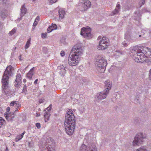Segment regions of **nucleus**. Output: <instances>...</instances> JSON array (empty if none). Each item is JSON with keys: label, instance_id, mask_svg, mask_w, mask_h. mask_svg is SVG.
<instances>
[{"label": "nucleus", "instance_id": "1", "mask_svg": "<svg viewBox=\"0 0 151 151\" xmlns=\"http://www.w3.org/2000/svg\"><path fill=\"white\" fill-rule=\"evenodd\" d=\"M131 52L135 62L151 64V50L150 48L143 46L137 47L136 50H132Z\"/></svg>", "mask_w": 151, "mask_h": 151}, {"label": "nucleus", "instance_id": "2", "mask_svg": "<svg viewBox=\"0 0 151 151\" xmlns=\"http://www.w3.org/2000/svg\"><path fill=\"white\" fill-rule=\"evenodd\" d=\"M83 52V50L81 46L76 45L73 47L68 58L69 65L75 66L77 65Z\"/></svg>", "mask_w": 151, "mask_h": 151}, {"label": "nucleus", "instance_id": "3", "mask_svg": "<svg viewBox=\"0 0 151 151\" xmlns=\"http://www.w3.org/2000/svg\"><path fill=\"white\" fill-rule=\"evenodd\" d=\"M12 66L11 65L8 66L4 72L2 78V83L3 90L6 94H8L9 92L8 81L9 77L12 76Z\"/></svg>", "mask_w": 151, "mask_h": 151}, {"label": "nucleus", "instance_id": "4", "mask_svg": "<svg viewBox=\"0 0 151 151\" xmlns=\"http://www.w3.org/2000/svg\"><path fill=\"white\" fill-rule=\"evenodd\" d=\"M95 62L97 71L100 73H104L107 65V61L105 56L102 54L96 55Z\"/></svg>", "mask_w": 151, "mask_h": 151}, {"label": "nucleus", "instance_id": "5", "mask_svg": "<svg viewBox=\"0 0 151 151\" xmlns=\"http://www.w3.org/2000/svg\"><path fill=\"white\" fill-rule=\"evenodd\" d=\"M75 121L65 122V126L66 133L71 135L73 133L75 127Z\"/></svg>", "mask_w": 151, "mask_h": 151}, {"label": "nucleus", "instance_id": "6", "mask_svg": "<svg viewBox=\"0 0 151 151\" xmlns=\"http://www.w3.org/2000/svg\"><path fill=\"white\" fill-rule=\"evenodd\" d=\"M46 142V145H45V147H42V151H55V143L52 139L49 137L47 139Z\"/></svg>", "mask_w": 151, "mask_h": 151}, {"label": "nucleus", "instance_id": "7", "mask_svg": "<svg viewBox=\"0 0 151 151\" xmlns=\"http://www.w3.org/2000/svg\"><path fill=\"white\" fill-rule=\"evenodd\" d=\"M146 137V135L142 133L139 132L137 134L134 138L132 142L133 146H139L143 142V140Z\"/></svg>", "mask_w": 151, "mask_h": 151}, {"label": "nucleus", "instance_id": "8", "mask_svg": "<svg viewBox=\"0 0 151 151\" xmlns=\"http://www.w3.org/2000/svg\"><path fill=\"white\" fill-rule=\"evenodd\" d=\"M80 34L83 37L90 39L92 37L91 29L89 27H83L81 29Z\"/></svg>", "mask_w": 151, "mask_h": 151}, {"label": "nucleus", "instance_id": "9", "mask_svg": "<svg viewBox=\"0 0 151 151\" xmlns=\"http://www.w3.org/2000/svg\"><path fill=\"white\" fill-rule=\"evenodd\" d=\"M108 38L103 36L99 42V45L97 46V49L99 50H104L107 47L108 45Z\"/></svg>", "mask_w": 151, "mask_h": 151}, {"label": "nucleus", "instance_id": "10", "mask_svg": "<svg viewBox=\"0 0 151 151\" xmlns=\"http://www.w3.org/2000/svg\"><path fill=\"white\" fill-rule=\"evenodd\" d=\"M75 121V117L73 111L71 109H68L66 114L65 122Z\"/></svg>", "mask_w": 151, "mask_h": 151}, {"label": "nucleus", "instance_id": "11", "mask_svg": "<svg viewBox=\"0 0 151 151\" xmlns=\"http://www.w3.org/2000/svg\"><path fill=\"white\" fill-rule=\"evenodd\" d=\"M80 151H97L96 146L94 145H89L88 147L83 144L80 148Z\"/></svg>", "mask_w": 151, "mask_h": 151}, {"label": "nucleus", "instance_id": "12", "mask_svg": "<svg viewBox=\"0 0 151 151\" xmlns=\"http://www.w3.org/2000/svg\"><path fill=\"white\" fill-rule=\"evenodd\" d=\"M52 105H50V106L46 109L44 111V117L45 122H47L49 119L50 116V111L51 109Z\"/></svg>", "mask_w": 151, "mask_h": 151}, {"label": "nucleus", "instance_id": "13", "mask_svg": "<svg viewBox=\"0 0 151 151\" xmlns=\"http://www.w3.org/2000/svg\"><path fill=\"white\" fill-rule=\"evenodd\" d=\"M91 6V2L88 0L84 1L81 4V11H84L90 7Z\"/></svg>", "mask_w": 151, "mask_h": 151}, {"label": "nucleus", "instance_id": "14", "mask_svg": "<svg viewBox=\"0 0 151 151\" xmlns=\"http://www.w3.org/2000/svg\"><path fill=\"white\" fill-rule=\"evenodd\" d=\"M125 38L127 41H124L122 42V45L124 47L127 46L129 44V42H132L133 41V40H132V37L129 34H127V33L125 34Z\"/></svg>", "mask_w": 151, "mask_h": 151}, {"label": "nucleus", "instance_id": "15", "mask_svg": "<svg viewBox=\"0 0 151 151\" xmlns=\"http://www.w3.org/2000/svg\"><path fill=\"white\" fill-rule=\"evenodd\" d=\"M108 93L105 90L98 93L96 96L97 98L100 100L106 98Z\"/></svg>", "mask_w": 151, "mask_h": 151}, {"label": "nucleus", "instance_id": "16", "mask_svg": "<svg viewBox=\"0 0 151 151\" xmlns=\"http://www.w3.org/2000/svg\"><path fill=\"white\" fill-rule=\"evenodd\" d=\"M105 89L104 90L109 93V90L112 86V83L109 80H107L105 82Z\"/></svg>", "mask_w": 151, "mask_h": 151}, {"label": "nucleus", "instance_id": "17", "mask_svg": "<svg viewBox=\"0 0 151 151\" xmlns=\"http://www.w3.org/2000/svg\"><path fill=\"white\" fill-rule=\"evenodd\" d=\"M10 106H14L16 107L15 111H18V109H20L21 106L19 102L17 101H13L11 102L10 104Z\"/></svg>", "mask_w": 151, "mask_h": 151}, {"label": "nucleus", "instance_id": "18", "mask_svg": "<svg viewBox=\"0 0 151 151\" xmlns=\"http://www.w3.org/2000/svg\"><path fill=\"white\" fill-rule=\"evenodd\" d=\"M21 76L20 74H17L16 76V78L15 82V86L16 87L20 86L21 83Z\"/></svg>", "mask_w": 151, "mask_h": 151}, {"label": "nucleus", "instance_id": "19", "mask_svg": "<svg viewBox=\"0 0 151 151\" xmlns=\"http://www.w3.org/2000/svg\"><path fill=\"white\" fill-rule=\"evenodd\" d=\"M59 18L60 19H63L65 15V11L62 9H60L58 11Z\"/></svg>", "mask_w": 151, "mask_h": 151}, {"label": "nucleus", "instance_id": "20", "mask_svg": "<svg viewBox=\"0 0 151 151\" xmlns=\"http://www.w3.org/2000/svg\"><path fill=\"white\" fill-rule=\"evenodd\" d=\"M4 116L6 119L8 121L12 120L14 117V114H11L10 113H7V112L4 113Z\"/></svg>", "mask_w": 151, "mask_h": 151}, {"label": "nucleus", "instance_id": "21", "mask_svg": "<svg viewBox=\"0 0 151 151\" xmlns=\"http://www.w3.org/2000/svg\"><path fill=\"white\" fill-rule=\"evenodd\" d=\"M57 26L55 24H52L51 26H49L47 29V31L48 33L51 32L52 30L56 29Z\"/></svg>", "mask_w": 151, "mask_h": 151}, {"label": "nucleus", "instance_id": "22", "mask_svg": "<svg viewBox=\"0 0 151 151\" xmlns=\"http://www.w3.org/2000/svg\"><path fill=\"white\" fill-rule=\"evenodd\" d=\"M58 69L60 70L59 73L62 75H64L66 73L65 67L63 65H61L58 67Z\"/></svg>", "mask_w": 151, "mask_h": 151}, {"label": "nucleus", "instance_id": "23", "mask_svg": "<svg viewBox=\"0 0 151 151\" xmlns=\"http://www.w3.org/2000/svg\"><path fill=\"white\" fill-rule=\"evenodd\" d=\"M25 133V132L24 131L22 134H19L17 135L16 137L15 141L17 142L21 139L23 137V135Z\"/></svg>", "mask_w": 151, "mask_h": 151}, {"label": "nucleus", "instance_id": "24", "mask_svg": "<svg viewBox=\"0 0 151 151\" xmlns=\"http://www.w3.org/2000/svg\"><path fill=\"white\" fill-rule=\"evenodd\" d=\"M34 68H32L31 69L29 72L27 74V77L29 79L31 80L32 78V77L34 74L33 73V69Z\"/></svg>", "mask_w": 151, "mask_h": 151}, {"label": "nucleus", "instance_id": "25", "mask_svg": "<svg viewBox=\"0 0 151 151\" xmlns=\"http://www.w3.org/2000/svg\"><path fill=\"white\" fill-rule=\"evenodd\" d=\"M120 6V5L118 4H117L115 9L114 11L113 12L112 14H111V15H114L119 11Z\"/></svg>", "mask_w": 151, "mask_h": 151}, {"label": "nucleus", "instance_id": "26", "mask_svg": "<svg viewBox=\"0 0 151 151\" xmlns=\"http://www.w3.org/2000/svg\"><path fill=\"white\" fill-rule=\"evenodd\" d=\"M27 9L24 7V6H22L21 9V16H23L26 13Z\"/></svg>", "mask_w": 151, "mask_h": 151}, {"label": "nucleus", "instance_id": "27", "mask_svg": "<svg viewBox=\"0 0 151 151\" xmlns=\"http://www.w3.org/2000/svg\"><path fill=\"white\" fill-rule=\"evenodd\" d=\"M31 39V38H29L27 41L24 46V49L25 50L27 49L29 47L30 44Z\"/></svg>", "mask_w": 151, "mask_h": 151}, {"label": "nucleus", "instance_id": "28", "mask_svg": "<svg viewBox=\"0 0 151 151\" xmlns=\"http://www.w3.org/2000/svg\"><path fill=\"white\" fill-rule=\"evenodd\" d=\"M5 123V120L2 117H0V127L4 125Z\"/></svg>", "mask_w": 151, "mask_h": 151}, {"label": "nucleus", "instance_id": "29", "mask_svg": "<svg viewBox=\"0 0 151 151\" xmlns=\"http://www.w3.org/2000/svg\"><path fill=\"white\" fill-rule=\"evenodd\" d=\"M136 151H147V150L145 147L142 146L136 150Z\"/></svg>", "mask_w": 151, "mask_h": 151}, {"label": "nucleus", "instance_id": "30", "mask_svg": "<svg viewBox=\"0 0 151 151\" xmlns=\"http://www.w3.org/2000/svg\"><path fill=\"white\" fill-rule=\"evenodd\" d=\"M17 30V28H15L13 29L12 31H11L9 33V34L11 35H13L14 33H15L16 32Z\"/></svg>", "mask_w": 151, "mask_h": 151}, {"label": "nucleus", "instance_id": "31", "mask_svg": "<svg viewBox=\"0 0 151 151\" xmlns=\"http://www.w3.org/2000/svg\"><path fill=\"white\" fill-rule=\"evenodd\" d=\"M145 1L144 0H142L141 1L139 2V4L140 7L143 4H144Z\"/></svg>", "mask_w": 151, "mask_h": 151}, {"label": "nucleus", "instance_id": "32", "mask_svg": "<svg viewBox=\"0 0 151 151\" xmlns=\"http://www.w3.org/2000/svg\"><path fill=\"white\" fill-rule=\"evenodd\" d=\"M57 0H48V1L51 4H53L56 2Z\"/></svg>", "mask_w": 151, "mask_h": 151}, {"label": "nucleus", "instance_id": "33", "mask_svg": "<svg viewBox=\"0 0 151 151\" xmlns=\"http://www.w3.org/2000/svg\"><path fill=\"white\" fill-rule=\"evenodd\" d=\"M61 56L62 57H63L65 55V53L63 51H62L60 53Z\"/></svg>", "mask_w": 151, "mask_h": 151}, {"label": "nucleus", "instance_id": "34", "mask_svg": "<svg viewBox=\"0 0 151 151\" xmlns=\"http://www.w3.org/2000/svg\"><path fill=\"white\" fill-rule=\"evenodd\" d=\"M47 33H42L41 34L42 37V38H44L47 36Z\"/></svg>", "mask_w": 151, "mask_h": 151}, {"label": "nucleus", "instance_id": "35", "mask_svg": "<svg viewBox=\"0 0 151 151\" xmlns=\"http://www.w3.org/2000/svg\"><path fill=\"white\" fill-rule=\"evenodd\" d=\"M36 126L38 129H40L41 127L40 124V123H37L36 124Z\"/></svg>", "mask_w": 151, "mask_h": 151}, {"label": "nucleus", "instance_id": "36", "mask_svg": "<svg viewBox=\"0 0 151 151\" xmlns=\"http://www.w3.org/2000/svg\"><path fill=\"white\" fill-rule=\"evenodd\" d=\"M40 19V17L38 16H37L36 18L35 21H36V22H37L39 21Z\"/></svg>", "mask_w": 151, "mask_h": 151}, {"label": "nucleus", "instance_id": "37", "mask_svg": "<svg viewBox=\"0 0 151 151\" xmlns=\"http://www.w3.org/2000/svg\"><path fill=\"white\" fill-rule=\"evenodd\" d=\"M4 13V14H3V13H2L1 14V16L2 18H4L6 16V14H5L4 13Z\"/></svg>", "mask_w": 151, "mask_h": 151}, {"label": "nucleus", "instance_id": "38", "mask_svg": "<svg viewBox=\"0 0 151 151\" xmlns=\"http://www.w3.org/2000/svg\"><path fill=\"white\" fill-rule=\"evenodd\" d=\"M38 22H36V21H35L33 23V26H36Z\"/></svg>", "mask_w": 151, "mask_h": 151}, {"label": "nucleus", "instance_id": "39", "mask_svg": "<svg viewBox=\"0 0 151 151\" xmlns=\"http://www.w3.org/2000/svg\"><path fill=\"white\" fill-rule=\"evenodd\" d=\"M10 110V108L9 107H8L6 109V111L7 112H8L7 113H9V111Z\"/></svg>", "mask_w": 151, "mask_h": 151}, {"label": "nucleus", "instance_id": "40", "mask_svg": "<svg viewBox=\"0 0 151 151\" xmlns=\"http://www.w3.org/2000/svg\"><path fill=\"white\" fill-rule=\"evenodd\" d=\"M38 79H37L34 82V83L36 85L37 83V81H38Z\"/></svg>", "mask_w": 151, "mask_h": 151}, {"label": "nucleus", "instance_id": "41", "mask_svg": "<svg viewBox=\"0 0 151 151\" xmlns=\"http://www.w3.org/2000/svg\"><path fill=\"white\" fill-rule=\"evenodd\" d=\"M22 16H21V17L19 18H18L17 19V21H20V20H21L22 19Z\"/></svg>", "mask_w": 151, "mask_h": 151}, {"label": "nucleus", "instance_id": "42", "mask_svg": "<svg viewBox=\"0 0 151 151\" xmlns=\"http://www.w3.org/2000/svg\"><path fill=\"white\" fill-rule=\"evenodd\" d=\"M61 42L62 43H63V44H64L65 43V40H64V39H63H63L61 40Z\"/></svg>", "mask_w": 151, "mask_h": 151}, {"label": "nucleus", "instance_id": "43", "mask_svg": "<svg viewBox=\"0 0 151 151\" xmlns=\"http://www.w3.org/2000/svg\"><path fill=\"white\" fill-rule=\"evenodd\" d=\"M143 11V12H148V11L146 9H144Z\"/></svg>", "mask_w": 151, "mask_h": 151}, {"label": "nucleus", "instance_id": "44", "mask_svg": "<svg viewBox=\"0 0 151 151\" xmlns=\"http://www.w3.org/2000/svg\"><path fill=\"white\" fill-rule=\"evenodd\" d=\"M149 76H150L151 77V69H150V70Z\"/></svg>", "mask_w": 151, "mask_h": 151}, {"label": "nucleus", "instance_id": "45", "mask_svg": "<svg viewBox=\"0 0 151 151\" xmlns=\"http://www.w3.org/2000/svg\"><path fill=\"white\" fill-rule=\"evenodd\" d=\"M39 103H40L43 102V100L42 99H40L39 101Z\"/></svg>", "mask_w": 151, "mask_h": 151}, {"label": "nucleus", "instance_id": "46", "mask_svg": "<svg viewBox=\"0 0 151 151\" xmlns=\"http://www.w3.org/2000/svg\"><path fill=\"white\" fill-rule=\"evenodd\" d=\"M40 114H38V113H37L36 114V116L37 117H39L40 116Z\"/></svg>", "mask_w": 151, "mask_h": 151}, {"label": "nucleus", "instance_id": "47", "mask_svg": "<svg viewBox=\"0 0 151 151\" xmlns=\"http://www.w3.org/2000/svg\"><path fill=\"white\" fill-rule=\"evenodd\" d=\"M26 79H24L23 80V82L24 83H26Z\"/></svg>", "mask_w": 151, "mask_h": 151}, {"label": "nucleus", "instance_id": "48", "mask_svg": "<svg viewBox=\"0 0 151 151\" xmlns=\"http://www.w3.org/2000/svg\"><path fill=\"white\" fill-rule=\"evenodd\" d=\"M19 60H21V56H19Z\"/></svg>", "mask_w": 151, "mask_h": 151}, {"label": "nucleus", "instance_id": "49", "mask_svg": "<svg viewBox=\"0 0 151 151\" xmlns=\"http://www.w3.org/2000/svg\"><path fill=\"white\" fill-rule=\"evenodd\" d=\"M69 2H70V1H72L73 0H68Z\"/></svg>", "mask_w": 151, "mask_h": 151}, {"label": "nucleus", "instance_id": "50", "mask_svg": "<svg viewBox=\"0 0 151 151\" xmlns=\"http://www.w3.org/2000/svg\"><path fill=\"white\" fill-rule=\"evenodd\" d=\"M47 49V48H46V47H44V48H43V49Z\"/></svg>", "mask_w": 151, "mask_h": 151}, {"label": "nucleus", "instance_id": "51", "mask_svg": "<svg viewBox=\"0 0 151 151\" xmlns=\"http://www.w3.org/2000/svg\"><path fill=\"white\" fill-rule=\"evenodd\" d=\"M25 87H26V86H24V88Z\"/></svg>", "mask_w": 151, "mask_h": 151}, {"label": "nucleus", "instance_id": "52", "mask_svg": "<svg viewBox=\"0 0 151 151\" xmlns=\"http://www.w3.org/2000/svg\"><path fill=\"white\" fill-rule=\"evenodd\" d=\"M34 1H36V0H33Z\"/></svg>", "mask_w": 151, "mask_h": 151}, {"label": "nucleus", "instance_id": "53", "mask_svg": "<svg viewBox=\"0 0 151 151\" xmlns=\"http://www.w3.org/2000/svg\"><path fill=\"white\" fill-rule=\"evenodd\" d=\"M141 35H139V37H141Z\"/></svg>", "mask_w": 151, "mask_h": 151}]
</instances>
